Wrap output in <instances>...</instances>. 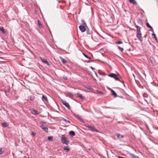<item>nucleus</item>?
Masks as SVG:
<instances>
[{
    "mask_svg": "<svg viewBox=\"0 0 158 158\" xmlns=\"http://www.w3.org/2000/svg\"><path fill=\"white\" fill-rule=\"evenodd\" d=\"M136 27L137 28V32L136 37L138 38L140 40H142V36H141V33L140 31V29L141 27H140L138 26H136Z\"/></svg>",
    "mask_w": 158,
    "mask_h": 158,
    "instance_id": "f257e3e1",
    "label": "nucleus"
},
{
    "mask_svg": "<svg viewBox=\"0 0 158 158\" xmlns=\"http://www.w3.org/2000/svg\"><path fill=\"white\" fill-rule=\"evenodd\" d=\"M61 142L64 144H65L66 145H68L69 143V140L66 137H64V135H62L61 138Z\"/></svg>",
    "mask_w": 158,
    "mask_h": 158,
    "instance_id": "f03ea898",
    "label": "nucleus"
},
{
    "mask_svg": "<svg viewBox=\"0 0 158 158\" xmlns=\"http://www.w3.org/2000/svg\"><path fill=\"white\" fill-rule=\"evenodd\" d=\"M108 76L109 77L114 78L116 80L118 81L121 82L120 78L121 79V78L118 77L117 75L113 73H110L108 75Z\"/></svg>",
    "mask_w": 158,
    "mask_h": 158,
    "instance_id": "7ed1b4c3",
    "label": "nucleus"
},
{
    "mask_svg": "<svg viewBox=\"0 0 158 158\" xmlns=\"http://www.w3.org/2000/svg\"><path fill=\"white\" fill-rule=\"evenodd\" d=\"M74 115L81 122L84 123L83 120L81 118V116L79 114H74Z\"/></svg>",
    "mask_w": 158,
    "mask_h": 158,
    "instance_id": "20e7f679",
    "label": "nucleus"
},
{
    "mask_svg": "<svg viewBox=\"0 0 158 158\" xmlns=\"http://www.w3.org/2000/svg\"><path fill=\"white\" fill-rule=\"evenodd\" d=\"M61 101L63 104L69 110L70 109V106L69 103L66 101H64L63 100H61Z\"/></svg>",
    "mask_w": 158,
    "mask_h": 158,
    "instance_id": "39448f33",
    "label": "nucleus"
},
{
    "mask_svg": "<svg viewBox=\"0 0 158 158\" xmlns=\"http://www.w3.org/2000/svg\"><path fill=\"white\" fill-rule=\"evenodd\" d=\"M87 127H88L90 129L93 131H95L96 132H97V130L95 128H94L93 126L91 125H87Z\"/></svg>",
    "mask_w": 158,
    "mask_h": 158,
    "instance_id": "423d86ee",
    "label": "nucleus"
},
{
    "mask_svg": "<svg viewBox=\"0 0 158 158\" xmlns=\"http://www.w3.org/2000/svg\"><path fill=\"white\" fill-rule=\"evenodd\" d=\"M79 28L82 32H84L85 31V26L80 25L79 26Z\"/></svg>",
    "mask_w": 158,
    "mask_h": 158,
    "instance_id": "0eeeda50",
    "label": "nucleus"
},
{
    "mask_svg": "<svg viewBox=\"0 0 158 158\" xmlns=\"http://www.w3.org/2000/svg\"><path fill=\"white\" fill-rule=\"evenodd\" d=\"M42 61L45 64H47L48 65H49L48 62L47 60L44 58H41Z\"/></svg>",
    "mask_w": 158,
    "mask_h": 158,
    "instance_id": "6e6552de",
    "label": "nucleus"
},
{
    "mask_svg": "<svg viewBox=\"0 0 158 158\" xmlns=\"http://www.w3.org/2000/svg\"><path fill=\"white\" fill-rule=\"evenodd\" d=\"M128 154L131 156L132 158H139V156L129 152Z\"/></svg>",
    "mask_w": 158,
    "mask_h": 158,
    "instance_id": "1a4fd4ad",
    "label": "nucleus"
},
{
    "mask_svg": "<svg viewBox=\"0 0 158 158\" xmlns=\"http://www.w3.org/2000/svg\"><path fill=\"white\" fill-rule=\"evenodd\" d=\"M31 113L37 115L39 114V112L35 110H32L31 111Z\"/></svg>",
    "mask_w": 158,
    "mask_h": 158,
    "instance_id": "9d476101",
    "label": "nucleus"
},
{
    "mask_svg": "<svg viewBox=\"0 0 158 158\" xmlns=\"http://www.w3.org/2000/svg\"><path fill=\"white\" fill-rule=\"evenodd\" d=\"M65 94H67V95L69 96V97H71V98H73V95L71 93L69 92H66L64 93Z\"/></svg>",
    "mask_w": 158,
    "mask_h": 158,
    "instance_id": "9b49d317",
    "label": "nucleus"
},
{
    "mask_svg": "<svg viewBox=\"0 0 158 158\" xmlns=\"http://www.w3.org/2000/svg\"><path fill=\"white\" fill-rule=\"evenodd\" d=\"M42 100L44 102V101H47L48 99L44 95H43L42 98Z\"/></svg>",
    "mask_w": 158,
    "mask_h": 158,
    "instance_id": "f8f14e48",
    "label": "nucleus"
},
{
    "mask_svg": "<svg viewBox=\"0 0 158 158\" xmlns=\"http://www.w3.org/2000/svg\"><path fill=\"white\" fill-rule=\"evenodd\" d=\"M69 134L72 136L75 135V132L73 131H70L69 132Z\"/></svg>",
    "mask_w": 158,
    "mask_h": 158,
    "instance_id": "ddd939ff",
    "label": "nucleus"
},
{
    "mask_svg": "<svg viewBox=\"0 0 158 158\" xmlns=\"http://www.w3.org/2000/svg\"><path fill=\"white\" fill-rule=\"evenodd\" d=\"M111 92L112 93V94L115 97H117V95L116 94V93L115 92V91L113 90H111Z\"/></svg>",
    "mask_w": 158,
    "mask_h": 158,
    "instance_id": "4468645a",
    "label": "nucleus"
},
{
    "mask_svg": "<svg viewBox=\"0 0 158 158\" xmlns=\"http://www.w3.org/2000/svg\"><path fill=\"white\" fill-rule=\"evenodd\" d=\"M62 120L64 122H65L66 123L70 124V121L68 120H67L66 119L64 118H62Z\"/></svg>",
    "mask_w": 158,
    "mask_h": 158,
    "instance_id": "2eb2a0df",
    "label": "nucleus"
},
{
    "mask_svg": "<svg viewBox=\"0 0 158 158\" xmlns=\"http://www.w3.org/2000/svg\"><path fill=\"white\" fill-rule=\"evenodd\" d=\"M37 23H38V25L39 26V27L40 28H43V26H42V24L41 23L40 21L39 20H38Z\"/></svg>",
    "mask_w": 158,
    "mask_h": 158,
    "instance_id": "dca6fc26",
    "label": "nucleus"
},
{
    "mask_svg": "<svg viewBox=\"0 0 158 158\" xmlns=\"http://www.w3.org/2000/svg\"><path fill=\"white\" fill-rule=\"evenodd\" d=\"M60 58L61 61L64 64H65L66 62V61L64 59L62 58L61 56H60Z\"/></svg>",
    "mask_w": 158,
    "mask_h": 158,
    "instance_id": "f3484780",
    "label": "nucleus"
},
{
    "mask_svg": "<svg viewBox=\"0 0 158 158\" xmlns=\"http://www.w3.org/2000/svg\"><path fill=\"white\" fill-rule=\"evenodd\" d=\"M64 150L66 151V152H68L70 149V148L67 146H65L64 148Z\"/></svg>",
    "mask_w": 158,
    "mask_h": 158,
    "instance_id": "a211bd4d",
    "label": "nucleus"
},
{
    "mask_svg": "<svg viewBox=\"0 0 158 158\" xmlns=\"http://www.w3.org/2000/svg\"><path fill=\"white\" fill-rule=\"evenodd\" d=\"M42 129L44 131H45L46 132V133L48 132V129L47 127H44V128H42Z\"/></svg>",
    "mask_w": 158,
    "mask_h": 158,
    "instance_id": "6ab92c4d",
    "label": "nucleus"
},
{
    "mask_svg": "<svg viewBox=\"0 0 158 158\" xmlns=\"http://www.w3.org/2000/svg\"><path fill=\"white\" fill-rule=\"evenodd\" d=\"M5 151V149L4 148H1L0 149V155L2 154Z\"/></svg>",
    "mask_w": 158,
    "mask_h": 158,
    "instance_id": "aec40b11",
    "label": "nucleus"
},
{
    "mask_svg": "<svg viewBox=\"0 0 158 158\" xmlns=\"http://www.w3.org/2000/svg\"><path fill=\"white\" fill-rule=\"evenodd\" d=\"M0 30L3 33H6V31H5L4 28L3 27H0Z\"/></svg>",
    "mask_w": 158,
    "mask_h": 158,
    "instance_id": "412c9836",
    "label": "nucleus"
},
{
    "mask_svg": "<svg viewBox=\"0 0 158 158\" xmlns=\"http://www.w3.org/2000/svg\"><path fill=\"white\" fill-rule=\"evenodd\" d=\"M129 2L134 4H136L137 3L136 2L135 0H129Z\"/></svg>",
    "mask_w": 158,
    "mask_h": 158,
    "instance_id": "4be33fe9",
    "label": "nucleus"
},
{
    "mask_svg": "<svg viewBox=\"0 0 158 158\" xmlns=\"http://www.w3.org/2000/svg\"><path fill=\"white\" fill-rule=\"evenodd\" d=\"M116 136L118 137V138H123V136L122 135H121L120 134H119V133H117L116 134Z\"/></svg>",
    "mask_w": 158,
    "mask_h": 158,
    "instance_id": "5701e85b",
    "label": "nucleus"
},
{
    "mask_svg": "<svg viewBox=\"0 0 158 158\" xmlns=\"http://www.w3.org/2000/svg\"><path fill=\"white\" fill-rule=\"evenodd\" d=\"M146 25L148 27L150 28H152V27L147 22L146 23Z\"/></svg>",
    "mask_w": 158,
    "mask_h": 158,
    "instance_id": "b1692460",
    "label": "nucleus"
},
{
    "mask_svg": "<svg viewBox=\"0 0 158 158\" xmlns=\"http://www.w3.org/2000/svg\"><path fill=\"white\" fill-rule=\"evenodd\" d=\"M152 35L153 36L154 38L155 39V40L156 41H157V37H156L155 34L154 33H153L152 34Z\"/></svg>",
    "mask_w": 158,
    "mask_h": 158,
    "instance_id": "393cba45",
    "label": "nucleus"
},
{
    "mask_svg": "<svg viewBox=\"0 0 158 158\" xmlns=\"http://www.w3.org/2000/svg\"><path fill=\"white\" fill-rule=\"evenodd\" d=\"M77 96L80 98H81V99H83V96H82V95L81 94H80V93H77Z\"/></svg>",
    "mask_w": 158,
    "mask_h": 158,
    "instance_id": "a878e982",
    "label": "nucleus"
},
{
    "mask_svg": "<svg viewBox=\"0 0 158 158\" xmlns=\"http://www.w3.org/2000/svg\"><path fill=\"white\" fill-rule=\"evenodd\" d=\"M98 94H99L101 95H102L103 94V93L102 92L100 91H97Z\"/></svg>",
    "mask_w": 158,
    "mask_h": 158,
    "instance_id": "bb28decb",
    "label": "nucleus"
},
{
    "mask_svg": "<svg viewBox=\"0 0 158 158\" xmlns=\"http://www.w3.org/2000/svg\"><path fill=\"white\" fill-rule=\"evenodd\" d=\"M2 126L4 127H7L8 126V125L5 123H2Z\"/></svg>",
    "mask_w": 158,
    "mask_h": 158,
    "instance_id": "cd10ccee",
    "label": "nucleus"
},
{
    "mask_svg": "<svg viewBox=\"0 0 158 158\" xmlns=\"http://www.w3.org/2000/svg\"><path fill=\"white\" fill-rule=\"evenodd\" d=\"M48 139L49 141H52L53 140L52 136H48Z\"/></svg>",
    "mask_w": 158,
    "mask_h": 158,
    "instance_id": "c85d7f7f",
    "label": "nucleus"
},
{
    "mask_svg": "<svg viewBox=\"0 0 158 158\" xmlns=\"http://www.w3.org/2000/svg\"><path fill=\"white\" fill-rule=\"evenodd\" d=\"M83 54L84 55V56L87 58L88 59H91L88 56H87L86 55H85V54H84V53H83Z\"/></svg>",
    "mask_w": 158,
    "mask_h": 158,
    "instance_id": "c756f323",
    "label": "nucleus"
},
{
    "mask_svg": "<svg viewBox=\"0 0 158 158\" xmlns=\"http://www.w3.org/2000/svg\"><path fill=\"white\" fill-rule=\"evenodd\" d=\"M118 49L120 50L122 52L123 51V49L121 47H120L119 46H118Z\"/></svg>",
    "mask_w": 158,
    "mask_h": 158,
    "instance_id": "7c9ffc66",
    "label": "nucleus"
},
{
    "mask_svg": "<svg viewBox=\"0 0 158 158\" xmlns=\"http://www.w3.org/2000/svg\"><path fill=\"white\" fill-rule=\"evenodd\" d=\"M138 22L140 24H141V25H142L143 23H142V20L140 19H139L138 21Z\"/></svg>",
    "mask_w": 158,
    "mask_h": 158,
    "instance_id": "2f4dec72",
    "label": "nucleus"
},
{
    "mask_svg": "<svg viewBox=\"0 0 158 158\" xmlns=\"http://www.w3.org/2000/svg\"><path fill=\"white\" fill-rule=\"evenodd\" d=\"M86 88L87 89H88L89 90H92V88L91 87H90V86H88L86 87Z\"/></svg>",
    "mask_w": 158,
    "mask_h": 158,
    "instance_id": "473e14b6",
    "label": "nucleus"
},
{
    "mask_svg": "<svg viewBox=\"0 0 158 158\" xmlns=\"http://www.w3.org/2000/svg\"><path fill=\"white\" fill-rule=\"evenodd\" d=\"M82 22L83 23V24H84V25L85 26H86V23L85 22L84 20H82Z\"/></svg>",
    "mask_w": 158,
    "mask_h": 158,
    "instance_id": "72a5a7b5",
    "label": "nucleus"
},
{
    "mask_svg": "<svg viewBox=\"0 0 158 158\" xmlns=\"http://www.w3.org/2000/svg\"><path fill=\"white\" fill-rule=\"evenodd\" d=\"M34 97L32 96H31L30 97V99L32 101L34 100Z\"/></svg>",
    "mask_w": 158,
    "mask_h": 158,
    "instance_id": "f704fd0d",
    "label": "nucleus"
},
{
    "mask_svg": "<svg viewBox=\"0 0 158 158\" xmlns=\"http://www.w3.org/2000/svg\"><path fill=\"white\" fill-rule=\"evenodd\" d=\"M122 42L121 41H118L117 42H116V44H122Z\"/></svg>",
    "mask_w": 158,
    "mask_h": 158,
    "instance_id": "c9c22d12",
    "label": "nucleus"
},
{
    "mask_svg": "<svg viewBox=\"0 0 158 158\" xmlns=\"http://www.w3.org/2000/svg\"><path fill=\"white\" fill-rule=\"evenodd\" d=\"M63 78L65 80H67V78L66 76H64L63 77Z\"/></svg>",
    "mask_w": 158,
    "mask_h": 158,
    "instance_id": "e433bc0d",
    "label": "nucleus"
},
{
    "mask_svg": "<svg viewBox=\"0 0 158 158\" xmlns=\"http://www.w3.org/2000/svg\"><path fill=\"white\" fill-rule=\"evenodd\" d=\"M40 127L42 129V128H44V127H45L43 124L41 125L40 126Z\"/></svg>",
    "mask_w": 158,
    "mask_h": 158,
    "instance_id": "4c0bfd02",
    "label": "nucleus"
},
{
    "mask_svg": "<svg viewBox=\"0 0 158 158\" xmlns=\"http://www.w3.org/2000/svg\"><path fill=\"white\" fill-rule=\"evenodd\" d=\"M150 30L151 31H152V32H153V33H154V30H153V27H152V28H150Z\"/></svg>",
    "mask_w": 158,
    "mask_h": 158,
    "instance_id": "58836bf2",
    "label": "nucleus"
},
{
    "mask_svg": "<svg viewBox=\"0 0 158 158\" xmlns=\"http://www.w3.org/2000/svg\"><path fill=\"white\" fill-rule=\"evenodd\" d=\"M90 68L91 69H92V70H94L95 69V68H94L93 67H92L91 66V67H90Z\"/></svg>",
    "mask_w": 158,
    "mask_h": 158,
    "instance_id": "ea45409f",
    "label": "nucleus"
},
{
    "mask_svg": "<svg viewBox=\"0 0 158 158\" xmlns=\"http://www.w3.org/2000/svg\"><path fill=\"white\" fill-rule=\"evenodd\" d=\"M45 123H46V122H44V121H42L41 123L43 125V124Z\"/></svg>",
    "mask_w": 158,
    "mask_h": 158,
    "instance_id": "a19ab883",
    "label": "nucleus"
},
{
    "mask_svg": "<svg viewBox=\"0 0 158 158\" xmlns=\"http://www.w3.org/2000/svg\"><path fill=\"white\" fill-rule=\"evenodd\" d=\"M118 158H123L122 157L120 156H118Z\"/></svg>",
    "mask_w": 158,
    "mask_h": 158,
    "instance_id": "79ce46f5",
    "label": "nucleus"
},
{
    "mask_svg": "<svg viewBox=\"0 0 158 158\" xmlns=\"http://www.w3.org/2000/svg\"><path fill=\"white\" fill-rule=\"evenodd\" d=\"M32 134L33 135H35V134H34V133L33 132H32Z\"/></svg>",
    "mask_w": 158,
    "mask_h": 158,
    "instance_id": "37998d69",
    "label": "nucleus"
},
{
    "mask_svg": "<svg viewBox=\"0 0 158 158\" xmlns=\"http://www.w3.org/2000/svg\"><path fill=\"white\" fill-rule=\"evenodd\" d=\"M50 158H55V157H52L51 156H50Z\"/></svg>",
    "mask_w": 158,
    "mask_h": 158,
    "instance_id": "c03bdc74",
    "label": "nucleus"
},
{
    "mask_svg": "<svg viewBox=\"0 0 158 158\" xmlns=\"http://www.w3.org/2000/svg\"><path fill=\"white\" fill-rule=\"evenodd\" d=\"M95 0V1H99V0Z\"/></svg>",
    "mask_w": 158,
    "mask_h": 158,
    "instance_id": "a18cd8bd",
    "label": "nucleus"
}]
</instances>
